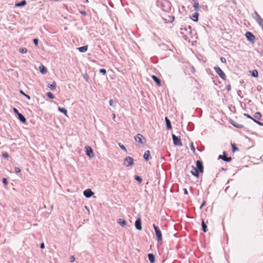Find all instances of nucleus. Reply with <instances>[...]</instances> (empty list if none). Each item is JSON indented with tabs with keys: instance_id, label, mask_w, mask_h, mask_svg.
<instances>
[{
	"instance_id": "27",
	"label": "nucleus",
	"mask_w": 263,
	"mask_h": 263,
	"mask_svg": "<svg viewBox=\"0 0 263 263\" xmlns=\"http://www.w3.org/2000/svg\"><path fill=\"white\" fill-rule=\"evenodd\" d=\"M18 51L20 53H22V54H24V53H27V49L26 48H25V47H22V48H20L19 49H18Z\"/></svg>"
},
{
	"instance_id": "55",
	"label": "nucleus",
	"mask_w": 263,
	"mask_h": 263,
	"mask_svg": "<svg viewBox=\"0 0 263 263\" xmlns=\"http://www.w3.org/2000/svg\"><path fill=\"white\" fill-rule=\"evenodd\" d=\"M191 71H192L193 72H195V68H194V67L193 66H192V67H191Z\"/></svg>"
},
{
	"instance_id": "59",
	"label": "nucleus",
	"mask_w": 263,
	"mask_h": 263,
	"mask_svg": "<svg viewBox=\"0 0 263 263\" xmlns=\"http://www.w3.org/2000/svg\"><path fill=\"white\" fill-rule=\"evenodd\" d=\"M115 117H116V116H115V114H113V118H114H114H115Z\"/></svg>"
},
{
	"instance_id": "10",
	"label": "nucleus",
	"mask_w": 263,
	"mask_h": 263,
	"mask_svg": "<svg viewBox=\"0 0 263 263\" xmlns=\"http://www.w3.org/2000/svg\"><path fill=\"white\" fill-rule=\"evenodd\" d=\"M226 152H223V155H219L218 157V159H222V160L226 161V162H230L231 161L232 158L231 157H228L226 156Z\"/></svg>"
},
{
	"instance_id": "25",
	"label": "nucleus",
	"mask_w": 263,
	"mask_h": 263,
	"mask_svg": "<svg viewBox=\"0 0 263 263\" xmlns=\"http://www.w3.org/2000/svg\"><path fill=\"white\" fill-rule=\"evenodd\" d=\"M58 110L59 111H60L61 112H62L66 116H67V110L64 108H61L60 107H58Z\"/></svg>"
},
{
	"instance_id": "22",
	"label": "nucleus",
	"mask_w": 263,
	"mask_h": 263,
	"mask_svg": "<svg viewBox=\"0 0 263 263\" xmlns=\"http://www.w3.org/2000/svg\"><path fill=\"white\" fill-rule=\"evenodd\" d=\"M201 226L202 231L204 232H206L207 231V226L204 222V220L203 219H202Z\"/></svg>"
},
{
	"instance_id": "60",
	"label": "nucleus",
	"mask_w": 263,
	"mask_h": 263,
	"mask_svg": "<svg viewBox=\"0 0 263 263\" xmlns=\"http://www.w3.org/2000/svg\"><path fill=\"white\" fill-rule=\"evenodd\" d=\"M87 2H88V0H86Z\"/></svg>"
},
{
	"instance_id": "52",
	"label": "nucleus",
	"mask_w": 263,
	"mask_h": 263,
	"mask_svg": "<svg viewBox=\"0 0 263 263\" xmlns=\"http://www.w3.org/2000/svg\"><path fill=\"white\" fill-rule=\"evenodd\" d=\"M252 120H253L254 122H255L256 123H257V122H258L259 121L257 120V119H255V118H253V119H252Z\"/></svg>"
},
{
	"instance_id": "11",
	"label": "nucleus",
	"mask_w": 263,
	"mask_h": 263,
	"mask_svg": "<svg viewBox=\"0 0 263 263\" xmlns=\"http://www.w3.org/2000/svg\"><path fill=\"white\" fill-rule=\"evenodd\" d=\"M94 194L91 189H86L83 192L84 196L86 198H90Z\"/></svg>"
},
{
	"instance_id": "37",
	"label": "nucleus",
	"mask_w": 263,
	"mask_h": 263,
	"mask_svg": "<svg viewBox=\"0 0 263 263\" xmlns=\"http://www.w3.org/2000/svg\"><path fill=\"white\" fill-rule=\"evenodd\" d=\"M191 149L194 153L195 152V148L193 145V143H191L190 144Z\"/></svg>"
},
{
	"instance_id": "16",
	"label": "nucleus",
	"mask_w": 263,
	"mask_h": 263,
	"mask_svg": "<svg viewBox=\"0 0 263 263\" xmlns=\"http://www.w3.org/2000/svg\"><path fill=\"white\" fill-rule=\"evenodd\" d=\"M165 121L166 122V125L167 129H171L172 128L171 122L170 120L168 119L167 117L165 118Z\"/></svg>"
},
{
	"instance_id": "15",
	"label": "nucleus",
	"mask_w": 263,
	"mask_h": 263,
	"mask_svg": "<svg viewBox=\"0 0 263 263\" xmlns=\"http://www.w3.org/2000/svg\"><path fill=\"white\" fill-rule=\"evenodd\" d=\"M150 152L147 150L146 151L143 155V158L145 161H148L150 159Z\"/></svg>"
},
{
	"instance_id": "28",
	"label": "nucleus",
	"mask_w": 263,
	"mask_h": 263,
	"mask_svg": "<svg viewBox=\"0 0 263 263\" xmlns=\"http://www.w3.org/2000/svg\"><path fill=\"white\" fill-rule=\"evenodd\" d=\"M26 1L25 0L22 1L21 2L17 3V7L24 6L26 5Z\"/></svg>"
},
{
	"instance_id": "32",
	"label": "nucleus",
	"mask_w": 263,
	"mask_h": 263,
	"mask_svg": "<svg viewBox=\"0 0 263 263\" xmlns=\"http://www.w3.org/2000/svg\"><path fill=\"white\" fill-rule=\"evenodd\" d=\"M193 7H194L196 10H197L198 9L199 4L197 1L194 2Z\"/></svg>"
},
{
	"instance_id": "46",
	"label": "nucleus",
	"mask_w": 263,
	"mask_h": 263,
	"mask_svg": "<svg viewBox=\"0 0 263 263\" xmlns=\"http://www.w3.org/2000/svg\"><path fill=\"white\" fill-rule=\"evenodd\" d=\"M2 156H3L4 157H5V158H8V154H7V153H3V154H2Z\"/></svg>"
},
{
	"instance_id": "9",
	"label": "nucleus",
	"mask_w": 263,
	"mask_h": 263,
	"mask_svg": "<svg viewBox=\"0 0 263 263\" xmlns=\"http://www.w3.org/2000/svg\"><path fill=\"white\" fill-rule=\"evenodd\" d=\"M85 149L86 155H87L90 158L93 157L94 155L92 148L89 146H85Z\"/></svg>"
},
{
	"instance_id": "54",
	"label": "nucleus",
	"mask_w": 263,
	"mask_h": 263,
	"mask_svg": "<svg viewBox=\"0 0 263 263\" xmlns=\"http://www.w3.org/2000/svg\"><path fill=\"white\" fill-rule=\"evenodd\" d=\"M24 96H25L26 97V98H27L28 100L30 99V97L29 95H28L27 94H24Z\"/></svg>"
},
{
	"instance_id": "34",
	"label": "nucleus",
	"mask_w": 263,
	"mask_h": 263,
	"mask_svg": "<svg viewBox=\"0 0 263 263\" xmlns=\"http://www.w3.org/2000/svg\"><path fill=\"white\" fill-rule=\"evenodd\" d=\"M252 76L254 77H257L258 76V72L256 70H254L252 71Z\"/></svg>"
},
{
	"instance_id": "23",
	"label": "nucleus",
	"mask_w": 263,
	"mask_h": 263,
	"mask_svg": "<svg viewBox=\"0 0 263 263\" xmlns=\"http://www.w3.org/2000/svg\"><path fill=\"white\" fill-rule=\"evenodd\" d=\"M198 15L199 14L198 13H194L191 17L192 20L194 22H197L198 20Z\"/></svg>"
},
{
	"instance_id": "41",
	"label": "nucleus",
	"mask_w": 263,
	"mask_h": 263,
	"mask_svg": "<svg viewBox=\"0 0 263 263\" xmlns=\"http://www.w3.org/2000/svg\"><path fill=\"white\" fill-rule=\"evenodd\" d=\"M3 183H4L5 185H7V184H8V181H7V179H6V178H4L3 179Z\"/></svg>"
},
{
	"instance_id": "44",
	"label": "nucleus",
	"mask_w": 263,
	"mask_h": 263,
	"mask_svg": "<svg viewBox=\"0 0 263 263\" xmlns=\"http://www.w3.org/2000/svg\"><path fill=\"white\" fill-rule=\"evenodd\" d=\"M226 89L227 90L229 91L231 90V86L230 84L228 85L227 86H226Z\"/></svg>"
},
{
	"instance_id": "57",
	"label": "nucleus",
	"mask_w": 263,
	"mask_h": 263,
	"mask_svg": "<svg viewBox=\"0 0 263 263\" xmlns=\"http://www.w3.org/2000/svg\"><path fill=\"white\" fill-rule=\"evenodd\" d=\"M21 172V169L19 167H17V173H19Z\"/></svg>"
},
{
	"instance_id": "13",
	"label": "nucleus",
	"mask_w": 263,
	"mask_h": 263,
	"mask_svg": "<svg viewBox=\"0 0 263 263\" xmlns=\"http://www.w3.org/2000/svg\"><path fill=\"white\" fill-rule=\"evenodd\" d=\"M17 118L23 123H24V124L26 123V118L22 114L20 113L18 111H17Z\"/></svg>"
},
{
	"instance_id": "8",
	"label": "nucleus",
	"mask_w": 263,
	"mask_h": 263,
	"mask_svg": "<svg viewBox=\"0 0 263 263\" xmlns=\"http://www.w3.org/2000/svg\"><path fill=\"white\" fill-rule=\"evenodd\" d=\"M246 37H247L248 40L250 41L251 42H252L253 43L254 42L255 39V37L253 34L252 33H251L250 32H248V31L246 33Z\"/></svg>"
},
{
	"instance_id": "17",
	"label": "nucleus",
	"mask_w": 263,
	"mask_h": 263,
	"mask_svg": "<svg viewBox=\"0 0 263 263\" xmlns=\"http://www.w3.org/2000/svg\"><path fill=\"white\" fill-rule=\"evenodd\" d=\"M118 223H119L122 227H124L126 225V221L124 219L121 218H120L118 220Z\"/></svg>"
},
{
	"instance_id": "26",
	"label": "nucleus",
	"mask_w": 263,
	"mask_h": 263,
	"mask_svg": "<svg viewBox=\"0 0 263 263\" xmlns=\"http://www.w3.org/2000/svg\"><path fill=\"white\" fill-rule=\"evenodd\" d=\"M261 118V114L260 112H256L255 113L254 118L257 119V120H260Z\"/></svg>"
},
{
	"instance_id": "20",
	"label": "nucleus",
	"mask_w": 263,
	"mask_h": 263,
	"mask_svg": "<svg viewBox=\"0 0 263 263\" xmlns=\"http://www.w3.org/2000/svg\"><path fill=\"white\" fill-rule=\"evenodd\" d=\"M88 46L87 45L79 47L78 50L80 52H85L87 50Z\"/></svg>"
},
{
	"instance_id": "56",
	"label": "nucleus",
	"mask_w": 263,
	"mask_h": 263,
	"mask_svg": "<svg viewBox=\"0 0 263 263\" xmlns=\"http://www.w3.org/2000/svg\"><path fill=\"white\" fill-rule=\"evenodd\" d=\"M20 92L21 94H22L23 95H24V94H25V93L23 92V91L22 90H20Z\"/></svg>"
},
{
	"instance_id": "51",
	"label": "nucleus",
	"mask_w": 263,
	"mask_h": 263,
	"mask_svg": "<svg viewBox=\"0 0 263 263\" xmlns=\"http://www.w3.org/2000/svg\"><path fill=\"white\" fill-rule=\"evenodd\" d=\"M40 248L41 249H44L45 248V245H44V243H42L41 245H40Z\"/></svg>"
},
{
	"instance_id": "29",
	"label": "nucleus",
	"mask_w": 263,
	"mask_h": 263,
	"mask_svg": "<svg viewBox=\"0 0 263 263\" xmlns=\"http://www.w3.org/2000/svg\"><path fill=\"white\" fill-rule=\"evenodd\" d=\"M56 83L55 82H53L51 84H50L48 87L51 89L54 90L55 89L56 87Z\"/></svg>"
},
{
	"instance_id": "5",
	"label": "nucleus",
	"mask_w": 263,
	"mask_h": 263,
	"mask_svg": "<svg viewBox=\"0 0 263 263\" xmlns=\"http://www.w3.org/2000/svg\"><path fill=\"white\" fill-rule=\"evenodd\" d=\"M214 69L215 70L216 73L223 80H225L226 79V75L224 73V72L220 69V68L218 66H215L214 67Z\"/></svg>"
},
{
	"instance_id": "30",
	"label": "nucleus",
	"mask_w": 263,
	"mask_h": 263,
	"mask_svg": "<svg viewBox=\"0 0 263 263\" xmlns=\"http://www.w3.org/2000/svg\"><path fill=\"white\" fill-rule=\"evenodd\" d=\"M232 147V151L233 152L239 151V149L236 146L235 144L231 143Z\"/></svg>"
},
{
	"instance_id": "14",
	"label": "nucleus",
	"mask_w": 263,
	"mask_h": 263,
	"mask_svg": "<svg viewBox=\"0 0 263 263\" xmlns=\"http://www.w3.org/2000/svg\"><path fill=\"white\" fill-rule=\"evenodd\" d=\"M152 78L153 80L154 81V82L158 85L161 86V80L156 76H152Z\"/></svg>"
},
{
	"instance_id": "1",
	"label": "nucleus",
	"mask_w": 263,
	"mask_h": 263,
	"mask_svg": "<svg viewBox=\"0 0 263 263\" xmlns=\"http://www.w3.org/2000/svg\"><path fill=\"white\" fill-rule=\"evenodd\" d=\"M196 167L194 166L192 167L191 173L193 176L198 177L199 173H203V166L202 162L200 160H197L196 162Z\"/></svg>"
},
{
	"instance_id": "42",
	"label": "nucleus",
	"mask_w": 263,
	"mask_h": 263,
	"mask_svg": "<svg viewBox=\"0 0 263 263\" xmlns=\"http://www.w3.org/2000/svg\"><path fill=\"white\" fill-rule=\"evenodd\" d=\"M84 78L85 79V80H86L87 82H88V80H89V77H88V76L87 74H85L84 76Z\"/></svg>"
},
{
	"instance_id": "58",
	"label": "nucleus",
	"mask_w": 263,
	"mask_h": 263,
	"mask_svg": "<svg viewBox=\"0 0 263 263\" xmlns=\"http://www.w3.org/2000/svg\"><path fill=\"white\" fill-rule=\"evenodd\" d=\"M13 110H14V111L15 112H16V111H17V110H16V109L15 108H14L13 109Z\"/></svg>"
},
{
	"instance_id": "2",
	"label": "nucleus",
	"mask_w": 263,
	"mask_h": 263,
	"mask_svg": "<svg viewBox=\"0 0 263 263\" xmlns=\"http://www.w3.org/2000/svg\"><path fill=\"white\" fill-rule=\"evenodd\" d=\"M153 227L155 232V234L157 237V240L158 242H161L162 241V233L159 228L156 226L155 224H153Z\"/></svg>"
},
{
	"instance_id": "50",
	"label": "nucleus",
	"mask_w": 263,
	"mask_h": 263,
	"mask_svg": "<svg viewBox=\"0 0 263 263\" xmlns=\"http://www.w3.org/2000/svg\"><path fill=\"white\" fill-rule=\"evenodd\" d=\"M109 104L110 106H114L113 105V101L112 100H110L109 101Z\"/></svg>"
},
{
	"instance_id": "48",
	"label": "nucleus",
	"mask_w": 263,
	"mask_h": 263,
	"mask_svg": "<svg viewBox=\"0 0 263 263\" xmlns=\"http://www.w3.org/2000/svg\"><path fill=\"white\" fill-rule=\"evenodd\" d=\"M241 90H239L237 91V94L239 96H240L241 98H242V96H241Z\"/></svg>"
},
{
	"instance_id": "45",
	"label": "nucleus",
	"mask_w": 263,
	"mask_h": 263,
	"mask_svg": "<svg viewBox=\"0 0 263 263\" xmlns=\"http://www.w3.org/2000/svg\"><path fill=\"white\" fill-rule=\"evenodd\" d=\"M258 24L261 27V28L263 30V20L262 21H261L260 22H259Z\"/></svg>"
},
{
	"instance_id": "12",
	"label": "nucleus",
	"mask_w": 263,
	"mask_h": 263,
	"mask_svg": "<svg viewBox=\"0 0 263 263\" xmlns=\"http://www.w3.org/2000/svg\"><path fill=\"white\" fill-rule=\"evenodd\" d=\"M136 228L138 230H142L141 220L140 218H138L135 223Z\"/></svg>"
},
{
	"instance_id": "33",
	"label": "nucleus",
	"mask_w": 263,
	"mask_h": 263,
	"mask_svg": "<svg viewBox=\"0 0 263 263\" xmlns=\"http://www.w3.org/2000/svg\"><path fill=\"white\" fill-rule=\"evenodd\" d=\"M135 179L136 180H137V181H138L139 183H141L142 181V178L139 176H135Z\"/></svg>"
},
{
	"instance_id": "40",
	"label": "nucleus",
	"mask_w": 263,
	"mask_h": 263,
	"mask_svg": "<svg viewBox=\"0 0 263 263\" xmlns=\"http://www.w3.org/2000/svg\"><path fill=\"white\" fill-rule=\"evenodd\" d=\"M220 59V61H221V62L222 63H226V62H227V61H226V59L224 58H223V57H221Z\"/></svg>"
},
{
	"instance_id": "43",
	"label": "nucleus",
	"mask_w": 263,
	"mask_h": 263,
	"mask_svg": "<svg viewBox=\"0 0 263 263\" xmlns=\"http://www.w3.org/2000/svg\"><path fill=\"white\" fill-rule=\"evenodd\" d=\"M244 116L247 117L249 119H253V117H251L250 115L249 114H244Z\"/></svg>"
},
{
	"instance_id": "39",
	"label": "nucleus",
	"mask_w": 263,
	"mask_h": 263,
	"mask_svg": "<svg viewBox=\"0 0 263 263\" xmlns=\"http://www.w3.org/2000/svg\"><path fill=\"white\" fill-rule=\"evenodd\" d=\"M74 260H75V257H74V256H72H72H71L70 257V261L71 262H74Z\"/></svg>"
},
{
	"instance_id": "18",
	"label": "nucleus",
	"mask_w": 263,
	"mask_h": 263,
	"mask_svg": "<svg viewBox=\"0 0 263 263\" xmlns=\"http://www.w3.org/2000/svg\"><path fill=\"white\" fill-rule=\"evenodd\" d=\"M231 124L235 127L238 128H243L244 127V126L243 125L238 124V123L234 122L233 121H232Z\"/></svg>"
},
{
	"instance_id": "7",
	"label": "nucleus",
	"mask_w": 263,
	"mask_h": 263,
	"mask_svg": "<svg viewBox=\"0 0 263 263\" xmlns=\"http://www.w3.org/2000/svg\"><path fill=\"white\" fill-rule=\"evenodd\" d=\"M133 159L132 157L129 156H127L125 158L124 161V165H125L126 166H129L133 165Z\"/></svg>"
},
{
	"instance_id": "19",
	"label": "nucleus",
	"mask_w": 263,
	"mask_h": 263,
	"mask_svg": "<svg viewBox=\"0 0 263 263\" xmlns=\"http://www.w3.org/2000/svg\"><path fill=\"white\" fill-rule=\"evenodd\" d=\"M148 258L151 263H154L155 261V257L153 254L150 253L148 254Z\"/></svg>"
},
{
	"instance_id": "38",
	"label": "nucleus",
	"mask_w": 263,
	"mask_h": 263,
	"mask_svg": "<svg viewBox=\"0 0 263 263\" xmlns=\"http://www.w3.org/2000/svg\"><path fill=\"white\" fill-rule=\"evenodd\" d=\"M33 43L35 45L37 46L38 45V43H39V40L37 39H33Z\"/></svg>"
},
{
	"instance_id": "21",
	"label": "nucleus",
	"mask_w": 263,
	"mask_h": 263,
	"mask_svg": "<svg viewBox=\"0 0 263 263\" xmlns=\"http://www.w3.org/2000/svg\"><path fill=\"white\" fill-rule=\"evenodd\" d=\"M40 72L43 74H45L47 72V68L43 65L39 67Z\"/></svg>"
},
{
	"instance_id": "49",
	"label": "nucleus",
	"mask_w": 263,
	"mask_h": 263,
	"mask_svg": "<svg viewBox=\"0 0 263 263\" xmlns=\"http://www.w3.org/2000/svg\"><path fill=\"white\" fill-rule=\"evenodd\" d=\"M183 192H184V194L185 195H187L188 194L187 190L186 189H183Z\"/></svg>"
},
{
	"instance_id": "35",
	"label": "nucleus",
	"mask_w": 263,
	"mask_h": 263,
	"mask_svg": "<svg viewBox=\"0 0 263 263\" xmlns=\"http://www.w3.org/2000/svg\"><path fill=\"white\" fill-rule=\"evenodd\" d=\"M118 145L120 146V147L122 149H123L124 151L126 152L127 149H126V147L123 144H122L121 143H118Z\"/></svg>"
},
{
	"instance_id": "36",
	"label": "nucleus",
	"mask_w": 263,
	"mask_h": 263,
	"mask_svg": "<svg viewBox=\"0 0 263 263\" xmlns=\"http://www.w3.org/2000/svg\"><path fill=\"white\" fill-rule=\"evenodd\" d=\"M99 72L103 75L106 74V70L105 69H100Z\"/></svg>"
},
{
	"instance_id": "3",
	"label": "nucleus",
	"mask_w": 263,
	"mask_h": 263,
	"mask_svg": "<svg viewBox=\"0 0 263 263\" xmlns=\"http://www.w3.org/2000/svg\"><path fill=\"white\" fill-rule=\"evenodd\" d=\"M180 33L183 34L182 37L186 40L187 39L188 35L191 33V27L189 26L187 28H181Z\"/></svg>"
},
{
	"instance_id": "24",
	"label": "nucleus",
	"mask_w": 263,
	"mask_h": 263,
	"mask_svg": "<svg viewBox=\"0 0 263 263\" xmlns=\"http://www.w3.org/2000/svg\"><path fill=\"white\" fill-rule=\"evenodd\" d=\"M255 14L256 15L255 20H256V22L258 23V24L259 23V22H260L261 21H263L262 18L260 16V15L256 12H255Z\"/></svg>"
},
{
	"instance_id": "31",
	"label": "nucleus",
	"mask_w": 263,
	"mask_h": 263,
	"mask_svg": "<svg viewBox=\"0 0 263 263\" xmlns=\"http://www.w3.org/2000/svg\"><path fill=\"white\" fill-rule=\"evenodd\" d=\"M46 95L50 99H53L54 98V95L51 92H48Z\"/></svg>"
},
{
	"instance_id": "53",
	"label": "nucleus",
	"mask_w": 263,
	"mask_h": 263,
	"mask_svg": "<svg viewBox=\"0 0 263 263\" xmlns=\"http://www.w3.org/2000/svg\"><path fill=\"white\" fill-rule=\"evenodd\" d=\"M257 124L258 125H260V126H263V123H262V122H260V121H258V122H257Z\"/></svg>"
},
{
	"instance_id": "6",
	"label": "nucleus",
	"mask_w": 263,
	"mask_h": 263,
	"mask_svg": "<svg viewBox=\"0 0 263 263\" xmlns=\"http://www.w3.org/2000/svg\"><path fill=\"white\" fill-rule=\"evenodd\" d=\"M172 139L173 143L175 145L181 146L182 145V143L181 141L180 137L176 136L175 135H172Z\"/></svg>"
},
{
	"instance_id": "4",
	"label": "nucleus",
	"mask_w": 263,
	"mask_h": 263,
	"mask_svg": "<svg viewBox=\"0 0 263 263\" xmlns=\"http://www.w3.org/2000/svg\"><path fill=\"white\" fill-rule=\"evenodd\" d=\"M135 141L138 143L143 145L146 143V139L143 135L140 134H138L135 137Z\"/></svg>"
},
{
	"instance_id": "47",
	"label": "nucleus",
	"mask_w": 263,
	"mask_h": 263,
	"mask_svg": "<svg viewBox=\"0 0 263 263\" xmlns=\"http://www.w3.org/2000/svg\"><path fill=\"white\" fill-rule=\"evenodd\" d=\"M206 203L205 201H204L200 206V209H201Z\"/></svg>"
}]
</instances>
